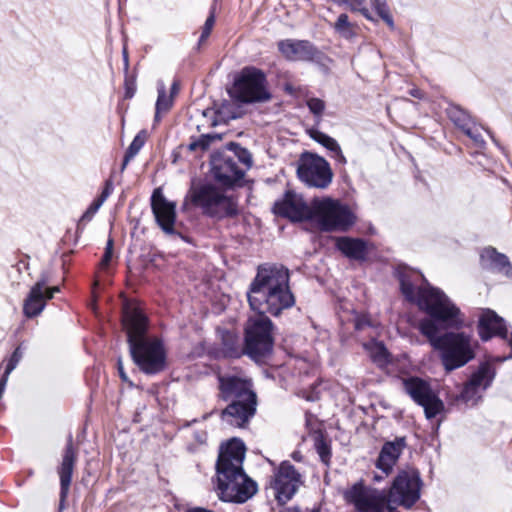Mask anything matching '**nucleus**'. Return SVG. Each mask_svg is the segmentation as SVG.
<instances>
[{"mask_svg":"<svg viewBox=\"0 0 512 512\" xmlns=\"http://www.w3.org/2000/svg\"><path fill=\"white\" fill-rule=\"evenodd\" d=\"M397 275L405 298L430 316L420 320L418 328L439 352L444 369L450 372L473 360L478 347L473 334L464 331L438 334L437 323L457 330L465 325L461 310L440 289L432 287L420 272L403 267L397 270Z\"/></svg>","mask_w":512,"mask_h":512,"instance_id":"f257e3e1","label":"nucleus"},{"mask_svg":"<svg viewBox=\"0 0 512 512\" xmlns=\"http://www.w3.org/2000/svg\"><path fill=\"white\" fill-rule=\"evenodd\" d=\"M289 271L282 265H260L249 285L247 298L250 308L257 312L245 325L244 353L256 362L272 353L274 346L272 321L266 316H278L295 304L289 286Z\"/></svg>","mask_w":512,"mask_h":512,"instance_id":"f03ea898","label":"nucleus"},{"mask_svg":"<svg viewBox=\"0 0 512 512\" xmlns=\"http://www.w3.org/2000/svg\"><path fill=\"white\" fill-rule=\"evenodd\" d=\"M245 453V444L236 438L219 449L215 468L218 496L222 501L244 503L258 490L257 483L244 472Z\"/></svg>","mask_w":512,"mask_h":512,"instance_id":"7ed1b4c3","label":"nucleus"},{"mask_svg":"<svg viewBox=\"0 0 512 512\" xmlns=\"http://www.w3.org/2000/svg\"><path fill=\"white\" fill-rule=\"evenodd\" d=\"M129 352L139 370L147 375L161 373L167 366L164 343L157 337H147V317L138 307H125L122 318Z\"/></svg>","mask_w":512,"mask_h":512,"instance_id":"20e7f679","label":"nucleus"},{"mask_svg":"<svg viewBox=\"0 0 512 512\" xmlns=\"http://www.w3.org/2000/svg\"><path fill=\"white\" fill-rule=\"evenodd\" d=\"M219 399L228 403L221 419L233 427L243 428L255 415L257 397L250 380L236 375H219Z\"/></svg>","mask_w":512,"mask_h":512,"instance_id":"39448f33","label":"nucleus"},{"mask_svg":"<svg viewBox=\"0 0 512 512\" xmlns=\"http://www.w3.org/2000/svg\"><path fill=\"white\" fill-rule=\"evenodd\" d=\"M189 197L191 203L207 217L222 220L239 214L237 198L214 184L206 183L192 188Z\"/></svg>","mask_w":512,"mask_h":512,"instance_id":"423d86ee","label":"nucleus"},{"mask_svg":"<svg viewBox=\"0 0 512 512\" xmlns=\"http://www.w3.org/2000/svg\"><path fill=\"white\" fill-rule=\"evenodd\" d=\"M345 502L353 512H400L391 507L386 489H377L358 481L343 492Z\"/></svg>","mask_w":512,"mask_h":512,"instance_id":"0eeeda50","label":"nucleus"},{"mask_svg":"<svg viewBox=\"0 0 512 512\" xmlns=\"http://www.w3.org/2000/svg\"><path fill=\"white\" fill-rule=\"evenodd\" d=\"M232 99L244 103L266 102L271 99L265 74L254 67L244 68L229 90Z\"/></svg>","mask_w":512,"mask_h":512,"instance_id":"6e6552de","label":"nucleus"},{"mask_svg":"<svg viewBox=\"0 0 512 512\" xmlns=\"http://www.w3.org/2000/svg\"><path fill=\"white\" fill-rule=\"evenodd\" d=\"M312 220L322 231H347L355 223V216L348 206L338 200L315 198Z\"/></svg>","mask_w":512,"mask_h":512,"instance_id":"1a4fd4ad","label":"nucleus"},{"mask_svg":"<svg viewBox=\"0 0 512 512\" xmlns=\"http://www.w3.org/2000/svg\"><path fill=\"white\" fill-rule=\"evenodd\" d=\"M422 480L415 469L400 470L390 488L386 490L391 507L411 509L421 496Z\"/></svg>","mask_w":512,"mask_h":512,"instance_id":"9d476101","label":"nucleus"},{"mask_svg":"<svg viewBox=\"0 0 512 512\" xmlns=\"http://www.w3.org/2000/svg\"><path fill=\"white\" fill-rule=\"evenodd\" d=\"M297 176L308 187L325 189L332 182L333 172L323 157L305 152L298 161Z\"/></svg>","mask_w":512,"mask_h":512,"instance_id":"9b49d317","label":"nucleus"},{"mask_svg":"<svg viewBox=\"0 0 512 512\" xmlns=\"http://www.w3.org/2000/svg\"><path fill=\"white\" fill-rule=\"evenodd\" d=\"M403 387L411 399L423 407L427 419H432L444 411L443 401L427 381L419 377H409L403 380Z\"/></svg>","mask_w":512,"mask_h":512,"instance_id":"f8f14e48","label":"nucleus"},{"mask_svg":"<svg viewBox=\"0 0 512 512\" xmlns=\"http://www.w3.org/2000/svg\"><path fill=\"white\" fill-rule=\"evenodd\" d=\"M303 484L301 474L289 461H283L275 472L272 488L278 502L286 503Z\"/></svg>","mask_w":512,"mask_h":512,"instance_id":"ddd939ff","label":"nucleus"},{"mask_svg":"<svg viewBox=\"0 0 512 512\" xmlns=\"http://www.w3.org/2000/svg\"><path fill=\"white\" fill-rule=\"evenodd\" d=\"M273 211L275 214L294 222L312 220L314 200L311 205H308L301 195L293 191H287L281 200L274 203Z\"/></svg>","mask_w":512,"mask_h":512,"instance_id":"4468645a","label":"nucleus"},{"mask_svg":"<svg viewBox=\"0 0 512 512\" xmlns=\"http://www.w3.org/2000/svg\"><path fill=\"white\" fill-rule=\"evenodd\" d=\"M478 334L482 341H488L494 336H498L508 341L511 347V353L508 356L499 358V361L512 359V333H508L506 323L503 318L498 316L493 310L485 309L482 311L478 321Z\"/></svg>","mask_w":512,"mask_h":512,"instance_id":"2eb2a0df","label":"nucleus"},{"mask_svg":"<svg viewBox=\"0 0 512 512\" xmlns=\"http://www.w3.org/2000/svg\"><path fill=\"white\" fill-rule=\"evenodd\" d=\"M495 377V369L489 363H483L475 371L469 381L464 385L459 399L467 404L474 405L481 398L480 393L486 390Z\"/></svg>","mask_w":512,"mask_h":512,"instance_id":"dca6fc26","label":"nucleus"},{"mask_svg":"<svg viewBox=\"0 0 512 512\" xmlns=\"http://www.w3.org/2000/svg\"><path fill=\"white\" fill-rule=\"evenodd\" d=\"M151 208L157 224L166 234H174L176 220V204L168 201L160 188L153 191Z\"/></svg>","mask_w":512,"mask_h":512,"instance_id":"f3484780","label":"nucleus"},{"mask_svg":"<svg viewBox=\"0 0 512 512\" xmlns=\"http://www.w3.org/2000/svg\"><path fill=\"white\" fill-rule=\"evenodd\" d=\"M76 461L77 450L73 446L72 435H69L63 451L61 464L58 467V475L60 478V509L63 508L68 496Z\"/></svg>","mask_w":512,"mask_h":512,"instance_id":"a211bd4d","label":"nucleus"},{"mask_svg":"<svg viewBox=\"0 0 512 512\" xmlns=\"http://www.w3.org/2000/svg\"><path fill=\"white\" fill-rule=\"evenodd\" d=\"M213 175L224 185H233L243 178L245 171L241 169L235 157L227 154H218L211 160Z\"/></svg>","mask_w":512,"mask_h":512,"instance_id":"6ab92c4d","label":"nucleus"},{"mask_svg":"<svg viewBox=\"0 0 512 512\" xmlns=\"http://www.w3.org/2000/svg\"><path fill=\"white\" fill-rule=\"evenodd\" d=\"M278 49L289 61H313L318 55V49L308 40H281Z\"/></svg>","mask_w":512,"mask_h":512,"instance_id":"aec40b11","label":"nucleus"},{"mask_svg":"<svg viewBox=\"0 0 512 512\" xmlns=\"http://www.w3.org/2000/svg\"><path fill=\"white\" fill-rule=\"evenodd\" d=\"M47 282V276L42 274L41 278L31 287L23 304V313L27 318L36 317L44 310L48 300L44 292Z\"/></svg>","mask_w":512,"mask_h":512,"instance_id":"412c9836","label":"nucleus"},{"mask_svg":"<svg viewBox=\"0 0 512 512\" xmlns=\"http://www.w3.org/2000/svg\"><path fill=\"white\" fill-rule=\"evenodd\" d=\"M404 448V438H396L393 441L386 442L379 453L376 467L388 475L392 471Z\"/></svg>","mask_w":512,"mask_h":512,"instance_id":"4be33fe9","label":"nucleus"},{"mask_svg":"<svg viewBox=\"0 0 512 512\" xmlns=\"http://www.w3.org/2000/svg\"><path fill=\"white\" fill-rule=\"evenodd\" d=\"M480 259L482 266L502 273L509 278L512 277V265L508 257L497 252L495 248H485L481 252Z\"/></svg>","mask_w":512,"mask_h":512,"instance_id":"5701e85b","label":"nucleus"},{"mask_svg":"<svg viewBox=\"0 0 512 512\" xmlns=\"http://www.w3.org/2000/svg\"><path fill=\"white\" fill-rule=\"evenodd\" d=\"M336 247L346 257L358 261L365 260L369 253L368 242L359 238L338 237Z\"/></svg>","mask_w":512,"mask_h":512,"instance_id":"b1692460","label":"nucleus"},{"mask_svg":"<svg viewBox=\"0 0 512 512\" xmlns=\"http://www.w3.org/2000/svg\"><path fill=\"white\" fill-rule=\"evenodd\" d=\"M203 117L211 121V126H216L219 123H226L231 119L237 118L234 104L228 101L223 102L216 109L207 108L203 111Z\"/></svg>","mask_w":512,"mask_h":512,"instance_id":"393cba45","label":"nucleus"},{"mask_svg":"<svg viewBox=\"0 0 512 512\" xmlns=\"http://www.w3.org/2000/svg\"><path fill=\"white\" fill-rule=\"evenodd\" d=\"M310 136L313 140L329 150L331 152V157L334 158L338 164L345 165L347 163L340 145L334 138L318 130H312L310 132Z\"/></svg>","mask_w":512,"mask_h":512,"instance_id":"a878e982","label":"nucleus"},{"mask_svg":"<svg viewBox=\"0 0 512 512\" xmlns=\"http://www.w3.org/2000/svg\"><path fill=\"white\" fill-rule=\"evenodd\" d=\"M223 351L226 356L238 358L244 353V347H241L240 339L231 332H225L222 336Z\"/></svg>","mask_w":512,"mask_h":512,"instance_id":"bb28decb","label":"nucleus"},{"mask_svg":"<svg viewBox=\"0 0 512 512\" xmlns=\"http://www.w3.org/2000/svg\"><path fill=\"white\" fill-rule=\"evenodd\" d=\"M446 112L449 119L461 130H464L469 125L473 124V120L470 115L458 105H450Z\"/></svg>","mask_w":512,"mask_h":512,"instance_id":"cd10ccee","label":"nucleus"},{"mask_svg":"<svg viewBox=\"0 0 512 512\" xmlns=\"http://www.w3.org/2000/svg\"><path fill=\"white\" fill-rule=\"evenodd\" d=\"M173 105L172 95H167L165 85L163 83L158 84V97L156 101L155 121L160 119L162 113L168 112Z\"/></svg>","mask_w":512,"mask_h":512,"instance_id":"c85d7f7f","label":"nucleus"},{"mask_svg":"<svg viewBox=\"0 0 512 512\" xmlns=\"http://www.w3.org/2000/svg\"><path fill=\"white\" fill-rule=\"evenodd\" d=\"M219 134H202L198 138H191L188 145L190 151H205L215 140H220Z\"/></svg>","mask_w":512,"mask_h":512,"instance_id":"c756f323","label":"nucleus"},{"mask_svg":"<svg viewBox=\"0 0 512 512\" xmlns=\"http://www.w3.org/2000/svg\"><path fill=\"white\" fill-rule=\"evenodd\" d=\"M227 147L230 151L234 152L232 157H235L237 163L241 162L246 167V169L251 167L252 157L247 149L240 147L239 144L234 142L229 143Z\"/></svg>","mask_w":512,"mask_h":512,"instance_id":"7c9ffc66","label":"nucleus"},{"mask_svg":"<svg viewBox=\"0 0 512 512\" xmlns=\"http://www.w3.org/2000/svg\"><path fill=\"white\" fill-rule=\"evenodd\" d=\"M146 140V133L144 131L139 132L129 145L125 154H127L128 159H133L144 146Z\"/></svg>","mask_w":512,"mask_h":512,"instance_id":"2f4dec72","label":"nucleus"},{"mask_svg":"<svg viewBox=\"0 0 512 512\" xmlns=\"http://www.w3.org/2000/svg\"><path fill=\"white\" fill-rule=\"evenodd\" d=\"M306 104L310 110V112L316 118V121L319 122L322 119L324 110H325V102L320 98H308Z\"/></svg>","mask_w":512,"mask_h":512,"instance_id":"473e14b6","label":"nucleus"},{"mask_svg":"<svg viewBox=\"0 0 512 512\" xmlns=\"http://www.w3.org/2000/svg\"><path fill=\"white\" fill-rule=\"evenodd\" d=\"M335 30L345 38L352 36V30L349 23L347 14H340L334 25Z\"/></svg>","mask_w":512,"mask_h":512,"instance_id":"72a5a7b5","label":"nucleus"},{"mask_svg":"<svg viewBox=\"0 0 512 512\" xmlns=\"http://www.w3.org/2000/svg\"><path fill=\"white\" fill-rule=\"evenodd\" d=\"M371 358L378 365H384L388 361V352L383 344L376 343L371 349Z\"/></svg>","mask_w":512,"mask_h":512,"instance_id":"f704fd0d","label":"nucleus"},{"mask_svg":"<svg viewBox=\"0 0 512 512\" xmlns=\"http://www.w3.org/2000/svg\"><path fill=\"white\" fill-rule=\"evenodd\" d=\"M23 354H24V349H23L22 345L20 344L19 346H17L15 348L12 355L10 356V358L7 361L5 371H4V373H6V375H10L11 372L17 367V365L19 364V362L21 361V359L23 357Z\"/></svg>","mask_w":512,"mask_h":512,"instance_id":"c9c22d12","label":"nucleus"},{"mask_svg":"<svg viewBox=\"0 0 512 512\" xmlns=\"http://www.w3.org/2000/svg\"><path fill=\"white\" fill-rule=\"evenodd\" d=\"M470 139L473 140V142L479 146L482 147L484 145V139L482 137V134L480 132V128L473 122L472 125H469L467 128L462 130Z\"/></svg>","mask_w":512,"mask_h":512,"instance_id":"e433bc0d","label":"nucleus"},{"mask_svg":"<svg viewBox=\"0 0 512 512\" xmlns=\"http://www.w3.org/2000/svg\"><path fill=\"white\" fill-rule=\"evenodd\" d=\"M315 445L321 461L328 464L331 458L330 446L323 439L318 440Z\"/></svg>","mask_w":512,"mask_h":512,"instance_id":"4c0bfd02","label":"nucleus"},{"mask_svg":"<svg viewBox=\"0 0 512 512\" xmlns=\"http://www.w3.org/2000/svg\"><path fill=\"white\" fill-rule=\"evenodd\" d=\"M346 5H348L352 11H358L366 18H370L369 10L365 7V0H347Z\"/></svg>","mask_w":512,"mask_h":512,"instance_id":"58836bf2","label":"nucleus"},{"mask_svg":"<svg viewBox=\"0 0 512 512\" xmlns=\"http://www.w3.org/2000/svg\"><path fill=\"white\" fill-rule=\"evenodd\" d=\"M214 24H215V17H214V14L211 13L204 23V26L202 28V32H201V35L199 38V42H204L209 37Z\"/></svg>","mask_w":512,"mask_h":512,"instance_id":"ea45409f","label":"nucleus"},{"mask_svg":"<svg viewBox=\"0 0 512 512\" xmlns=\"http://www.w3.org/2000/svg\"><path fill=\"white\" fill-rule=\"evenodd\" d=\"M112 253H113V239L109 238L107 243H106L104 255H103V257L101 259V262H100L101 268L108 267V265H109V263L111 261V258H112Z\"/></svg>","mask_w":512,"mask_h":512,"instance_id":"a19ab883","label":"nucleus"},{"mask_svg":"<svg viewBox=\"0 0 512 512\" xmlns=\"http://www.w3.org/2000/svg\"><path fill=\"white\" fill-rule=\"evenodd\" d=\"M101 206H102V204L100 202H98L97 200H94L91 203V205L88 207V209L85 211V213L82 215L81 220L82 221H90Z\"/></svg>","mask_w":512,"mask_h":512,"instance_id":"79ce46f5","label":"nucleus"},{"mask_svg":"<svg viewBox=\"0 0 512 512\" xmlns=\"http://www.w3.org/2000/svg\"><path fill=\"white\" fill-rule=\"evenodd\" d=\"M112 190V183L110 181H107L101 195L96 200L103 204L105 200L109 197V195L112 193Z\"/></svg>","mask_w":512,"mask_h":512,"instance_id":"37998d69","label":"nucleus"},{"mask_svg":"<svg viewBox=\"0 0 512 512\" xmlns=\"http://www.w3.org/2000/svg\"><path fill=\"white\" fill-rule=\"evenodd\" d=\"M372 5L374 6L375 10L377 11L378 15L384 13L385 11L389 10L386 5V0H372Z\"/></svg>","mask_w":512,"mask_h":512,"instance_id":"c03bdc74","label":"nucleus"},{"mask_svg":"<svg viewBox=\"0 0 512 512\" xmlns=\"http://www.w3.org/2000/svg\"><path fill=\"white\" fill-rule=\"evenodd\" d=\"M117 368H118L119 376L122 379V381L129 382L128 376H127L126 372L124 371L123 362H122L121 358H118V360H117Z\"/></svg>","mask_w":512,"mask_h":512,"instance_id":"a18cd8bd","label":"nucleus"},{"mask_svg":"<svg viewBox=\"0 0 512 512\" xmlns=\"http://www.w3.org/2000/svg\"><path fill=\"white\" fill-rule=\"evenodd\" d=\"M386 23L387 25L391 28V29H394V22H393V18L392 16L390 15L389 13V10L385 11L384 13L380 14L379 15Z\"/></svg>","mask_w":512,"mask_h":512,"instance_id":"49530a36","label":"nucleus"},{"mask_svg":"<svg viewBox=\"0 0 512 512\" xmlns=\"http://www.w3.org/2000/svg\"><path fill=\"white\" fill-rule=\"evenodd\" d=\"M60 291V288L58 286H54V287H47L45 285V289H44V292H45V296L46 298L49 300V299H52L54 297V294L59 292Z\"/></svg>","mask_w":512,"mask_h":512,"instance_id":"de8ad7c7","label":"nucleus"},{"mask_svg":"<svg viewBox=\"0 0 512 512\" xmlns=\"http://www.w3.org/2000/svg\"><path fill=\"white\" fill-rule=\"evenodd\" d=\"M9 375H6V373H3L1 379H0V399L2 398V395L4 393V390L6 388V384L8 381Z\"/></svg>","mask_w":512,"mask_h":512,"instance_id":"09e8293b","label":"nucleus"},{"mask_svg":"<svg viewBox=\"0 0 512 512\" xmlns=\"http://www.w3.org/2000/svg\"><path fill=\"white\" fill-rule=\"evenodd\" d=\"M135 93V88L133 86L127 85L126 91H125V97L126 98H132Z\"/></svg>","mask_w":512,"mask_h":512,"instance_id":"8fccbe9b","label":"nucleus"},{"mask_svg":"<svg viewBox=\"0 0 512 512\" xmlns=\"http://www.w3.org/2000/svg\"><path fill=\"white\" fill-rule=\"evenodd\" d=\"M368 324L365 320L363 319H358L355 323V328L356 330H361L364 328V326Z\"/></svg>","mask_w":512,"mask_h":512,"instance_id":"3c124183","label":"nucleus"},{"mask_svg":"<svg viewBox=\"0 0 512 512\" xmlns=\"http://www.w3.org/2000/svg\"><path fill=\"white\" fill-rule=\"evenodd\" d=\"M291 457H292L293 460H295L297 462H301L303 460V456H302V454L299 451H294L291 454Z\"/></svg>","mask_w":512,"mask_h":512,"instance_id":"603ef678","label":"nucleus"},{"mask_svg":"<svg viewBox=\"0 0 512 512\" xmlns=\"http://www.w3.org/2000/svg\"><path fill=\"white\" fill-rule=\"evenodd\" d=\"M410 94L413 96V97H416V98H419L421 99L423 97L422 95V92L419 90V89H412L410 91Z\"/></svg>","mask_w":512,"mask_h":512,"instance_id":"864d4df0","label":"nucleus"},{"mask_svg":"<svg viewBox=\"0 0 512 512\" xmlns=\"http://www.w3.org/2000/svg\"><path fill=\"white\" fill-rule=\"evenodd\" d=\"M178 84L176 82H174L171 86V93L170 95H172V97L178 92Z\"/></svg>","mask_w":512,"mask_h":512,"instance_id":"5fc2aeb1","label":"nucleus"},{"mask_svg":"<svg viewBox=\"0 0 512 512\" xmlns=\"http://www.w3.org/2000/svg\"><path fill=\"white\" fill-rule=\"evenodd\" d=\"M132 159H128L127 158V154L124 155V159H123V163H122V166H121V170H124L127 166V164L131 161Z\"/></svg>","mask_w":512,"mask_h":512,"instance_id":"6e6d98bb","label":"nucleus"},{"mask_svg":"<svg viewBox=\"0 0 512 512\" xmlns=\"http://www.w3.org/2000/svg\"><path fill=\"white\" fill-rule=\"evenodd\" d=\"M333 1L338 3V4H340V5H343V4L346 5V3H347V0H333Z\"/></svg>","mask_w":512,"mask_h":512,"instance_id":"4d7b16f0","label":"nucleus"},{"mask_svg":"<svg viewBox=\"0 0 512 512\" xmlns=\"http://www.w3.org/2000/svg\"><path fill=\"white\" fill-rule=\"evenodd\" d=\"M381 479H382V477H380V476H375L374 477V481H376V482H379Z\"/></svg>","mask_w":512,"mask_h":512,"instance_id":"13d9d810","label":"nucleus"},{"mask_svg":"<svg viewBox=\"0 0 512 512\" xmlns=\"http://www.w3.org/2000/svg\"><path fill=\"white\" fill-rule=\"evenodd\" d=\"M307 400H308V401H312V400H313V398H311V397H307Z\"/></svg>","mask_w":512,"mask_h":512,"instance_id":"bf43d9fd","label":"nucleus"}]
</instances>
